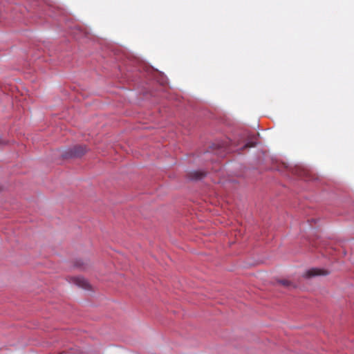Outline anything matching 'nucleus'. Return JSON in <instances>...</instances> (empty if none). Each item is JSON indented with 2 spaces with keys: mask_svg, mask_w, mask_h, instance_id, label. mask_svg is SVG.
Wrapping results in <instances>:
<instances>
[{
  "mask_svg": "<svg viewBox=\"0 0 354 354\" xmlns=\"http://www.w3.org/2000/svg\"><path fill=\"white\" fill-rule=\"evenodd\" d=\"M86 152V148L83 145H77L66 151L62 156L64 158L81 157Z\"/></svg>",
  "mask_w": 354,
  "mask_h": 354,
  "instance_id": "obj_1",
  "label": "nucleus"
},
{
  "mask_svg": "<svg viewBox=\"0 0 354 354\" xmlns=\"http://www.w3.org/2000/svg\"><path fill=\"white\" fill-rule=\"evenodd\" d=\"M326 270L320 269L317 268H313L308 270L304 274V277L306 278H312L317 276H325L328 274Z\"/></svg>",
  "mask_w": 354,
  "mask_h": 354,
  "instance_id": "obj_2",
  "label": "nucleus"
},
{
  "mask_svg": "<svg viewBox=\"0 0 354 354\" xmlns=\"http://www.w3.org/2000/svg\"><path fill=\"white\" fill-rule=\"evenodd\" d=\"M75 282L78 286H80L82 288H84V289L88 288L89 284H88V281L84 278L77 277L75 279Z\"/></svg>",
  "mask_w": 354,
  "mask_h": 354,
  "instance_id": "obj_3",
  "label": "nucleus"
},
{
  "mask_svg": "<svg viewBox=\"0 0 354 354\" xmlns=\"http://www.w3.org/2000/svg\"><path fill=\"white\" fill-rule=\"evenodd\" d=\"M205 176V173L200 171H194L190 174V178L192 179H194V180L201 179Z\"/></svg>",
  "mask_w": 354,
  "mask_h": 354,
  "instance_id": "obj_4",
  "label": "nucleus"
},
{
  "mask_svg": "<svg viewBox=\"0 0 354 354\" xmlns=\"http://www.w3.org/2000/svg\"><path fill=\"white\" fill-rule=\"evenodd\" d=\"M279 283H281L282 286H285V287H293V288H295V286H294L292 284V283L288 280V279H282V280H280L279 281Z\"/></svg>",
  "mask_w": 354,
  "mask_h": 354,
  "instance_id": "obj_5",
  "label": "nucleus"
},
{
  "mask_svg": "<svg viewBox=\"0 0 354 354\" xmlns=\"http://www.w3.org/2000/svg\"><path fill=\"white\" fill-rule=\"evenodd\" d=\"M252 147H254V143H247L244 146L245 148Z\"/></svg>",
  "mask_w": 354,
  "mask_h": 354,
  "instance_id": "obj_6",
  "label": "nucleus"
}]
</instances>
